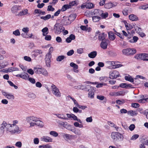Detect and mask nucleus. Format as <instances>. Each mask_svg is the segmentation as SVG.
Listing matches in <instances>:
<instances>
[{
    "instance_id": "f257e3e1",
    "label": "nucleus",
    "mask_w": 148,
    "mask_h": 148,
    "mask_svg": "<svg viewBox=\"0 0 148 148\" xmlns=\"http://www.w3.org/2000/svg\"><path fill=\"white\" fill-rule=\"evenodd\" d=\"M26 121L29 124V127L36 125L42 127L44 126L43 122L40 120V118L36 116H30L26 118Z\"/></svg>"
},
{
    "instance_id": "f03ea898",
    "label": "nucleus",
    "mask_w": 148,
    "mask_h": 148,
    "mask_svg": "<svg viewBox=\"0 0 148 148\" xmlns=\"http://www.w3.org/2000/svg\"><path fill=\"white\" fill-rule=\"evenodd\" d=\"M5 130L7 133H10L12 134H18L20 133L22 131L18 125H14L6 122Z\"/></svg>"
},
{
    "instance_id": "7ed1b4c3",
    "label": "nucleus",
    "mask_w": 148,
    "mask_h": 148,
    "mask_svg": "<svg viewBox=\"0 0 148 148\" xmlns=\"http://www.w3.org/2000/svg\"><path fill=\"white\" fill-rule=\"evenodd\" d=\"M54 32L56 34H59L64 30L65 28L61 23H57L54 26Z\"/></svg>"
},
{
    "instance_id": "20e7f679",
    "label": "nucleus",
    "mask_w": 148,
    "mask_h": 148,
    "mask_svg": "<svg viewBox=\"0 0 148 148\" xmlns=\"http://www.w3.org/2000/svg\"><path fill=\"white\" fill-rule=\"evenodd\" d=\"M109 78L112 79H116L121 77L119 72L116 70L110 71L109 73Z\"/></svg>"
},
{
    "instance_id": "39448f33",
    "label": "nucleus",
    "mask_w": 148,
    "mask_h": 148,
    "mask_svg": "<svg viewBox=\"0 0 148 148\" xmlns=\"http://www.w3.org/2000/svg\"><path fill=\"white\" fill-rule=\"evenodd\" d=\"M51 87L53 95L57 97H60L61 93L58 88L54 84L52 85Z\"/></svg>"
},
{
    "instance_id": "423d86ee",
    "label": "nucleus",
    "mask_w": 148,
    "mask_h": 148,
    "mask_svg": "<svg viewBox=\"0 0 148 148\" xmlns=\"http://www.w3.org/2000/svg\"><path fill=\"white\" fill-rule=\"evenodd\" d=\"M148 56V54H147L143 53L136 55L134 58L137 60H144Z\"/></svg>"
},
{
    "instance_id": "0eeeda50",
    "label": "nucleus",
    "mask_w": 148,
    "mask_h": 148,
    "mask_svg": "<svg viewBox=\"0 0 148 148\" xmlns=\"http://www.w3.org/2000/svg\"><path fill=\"white\" fill-rule=\"evenodd\" d=\"M60 23L62 26H66L70 25L71 23L67 16H64L60 21Z\"/></svg>"
},
{
    "instance_id": "6e6552de",
    "label": "nucleus",
    "mask_w": 148,
    "mask_h": 148,
    "mask_svg": "<svg viewBox=\"0 0 148 148\" xmlns=\"http://www.w3.org/2000/svg\"><path fill=\"white\" fill-rule=\"evenodd\" d=\"M89 92L88 97L91 98H92L94 97V92L95 91V88L90 86V87L87 90Z\"/></svg>"
},
{
    "instance_id": "1a4fd4ad",
    "label": "nucleus",
    "mask_w": 148,
    "mask_h": 148,
    "mask_svg": "<svg viewBox=\"0 0 148 148\" xmlns=\"http://www.w3.org/2000/svg\"><path fill=\"white\" fill-rule=\"evenodd\" d=\"M51 56L49 54H46L45 58V61L47 67H50L51 66L50 63L51 62Z\"/></svg>"
},
{
    "instance_id": "9d476101",
    "label": "nucleus",
    "mask_w": 148,
    "mask_h": 148,
    "mask_svg": "<svg viewBox=\"0 0 148 148\" xmlns=\"http://www.w3.org/2000/svg\"><path fill=\"white\" fill-rule=\"evenodd\" d=\"M21 9V6L18 5H14L11 8V10L12 13L15 14L17 12L18 10Z\"/></svg>"
},
{
    "instance_id": "9b49d317",
    "label": "nucleus",
    "mask_w": 148,
    "mask_h": 148,
    "mask_svg": "<svg viewBox=\"0 0 148 148\" xmlns=\"http://www.w3.org/2000/svg\"><path fill=\"white\" fill-rule=\"evenodd\" d=\"M109 95L112 96H123L124 95V92L122 91L118 92H110Z\"/></svg>"
},
{
    "instance_id": "f8f14e48",
    "label": "nucleus",
    "mask_w": 148,
    "mask_h": 148,
    "mask_svg": "<svg viewBox=\"0 0 148 148\" xmlns=\"http://www.w3.org/2000/svg\"><path fill=\"white\" fill-rule=\"evenodd\" d=\"M1 127H0V137H1L4 134L5 128H6V122L3 121L1 124Z\"/></svg>"
},
{
    "instance_id": "ddd939ff",
    "label": "nucleus",
    "mask_w": 148,
    "mask_h": 148,
    "mask_svg": "<svg viewBox=\"0 0 148 148\" xmlns=\"http://www.w3.org/2000/svg\"><path fill=\"white\" fill-rule=\"evenodd\" d=\"M2 93L3 95L8 99H14V96L12 94L10 93H8L7 92L2 91Z\"/></svg>"
},
{
    "instance_id": "4468645a",
    "label": "nucleus",
    "mask_w": 148,
    "mask_h": 148,
    "mask_svg": "<svg viewBox=\"0 0 148 148\" xmlns=\"http://www.w3.org/2000/svg\"><path fill=\"white\" fill-rule=\"evenodd\" d=\"M41 141L46 142H52L53 139L51 137L47 136H44L41 138Z\"/></svg>"
},
{
    "instance_id": "2eb2a0df",
    "label": "nucleus",
    "mask_w": 148,
    "mask_h": 148,
    "mask_svg": "<svg viewBox=\"0 0 148 148\" xmlns=\"http://www.w3.org/2000/svg\"><path fill=\"white\" fill-rule=\"evenodd\" d=\"M108 40H105V41H102L100 44L101 47L104 49H105L107 48L108 43L107 41Z\"/></svg>"
},
{
    "instance_id": "dca6fc26",
    "label": "nucleus",
    "mask_w": 148,
    "mask_h": 148,
    "mask_svg": "<svg viewBox=\"0 0 148 148\" xmlns=\"http://www.w3.org/2000/svg\"><path fill=\"white\" fill-rule=\"evenodd\" d=\"M102 10L101 9H95L93 10V13L94 15H96V16H98L99 15L100 16Z\"/></svg>"
},
{
    "instance_id": "f3484780",
    "label": "nucleus",
    "mask_w": 148,
    "mask_h": 148,
    "mask_svg": "<svg viewBox=\"0 0 148 148\" xmlns=\"http://www.w3.org/2000/svg\"><path fill=\"white\" fill-rule=\"evenodd\" d=\"M98 39L99 40L103 41L105 39L107 36L106 34L104 33H100L99 34Z\"/></svg>"
},
{
    "instance_id": "a211bd4d",
    "label": "nucleus",
    "mask_w": 148,
    "mask_h": 148,
    "mask_svg": "<svg viewBox=\"0 0 148 148\" xmlns=\"http://www.w3.org/2000/svg\"><path fill=\"white\" fill-rule=\"evenodd\" d=\"M123 136L122 134L118 132H117L116 141L117 140L122 141L123 140Z\"/></svg>"
},
{
    "instance_id": "6ab92c4d",
    "label": "nucleus",
    "mask_w": 148,
    "mask_h": 148,
    "mask_svg": "<svg viewBox=\"0 0 148 148\" xmlns=\"http://www.w3.org/2000/svg\"><path fill=\"white\" fill-rule=\"evenodd\" d=\"M129 19L132 21H136L138 20V18L135 15L131 14L129 16Z\"/></svg>"
},
{
    "instance_id": "aec40b11",
    "label": "nucleus",
    "mask_w": 148,
    "mask_h": 148,
    "mask_svg": "<svg viewBox=\"0 0 148 148\" xmlns=\"http://www.w3.org/2000/svg\"><path fill=\"white\" fill-rule=\"evenodd\" d=\"M93 10L91 11H86L85 12V15L86 16L89 17H92V16L94 15Z\"/></svg>"
},
{
    "instance_id": "412c9836",
    "label": "nucleus",
    "mask_w": 148,
    "mask_h": 148,
    "mask_svg": "<svg viewBox=\"0 0 148 148\" xmlns=\"http://www.w3.org/2000/svg\"><path fill=\"white\" fill-rule=\"evenodd\" d=\"M97 55V52L95 51L91 52L88 54V56L90 58H95Z\"/></svg>"
},
{
    "instance_id": "4be33fe9",
    "label": "nucleus",
    "mask_w": 148,
    "mask_h": 148,
    "mask_svg": "<svg viewBox=\"0 0 148 148\" xmlns=\"http://www.w3.org/2000/svg\"><path fill=\"white\" fill-rule=\"evenodd\" d=\"M76 17V14H71L69 16H67L69 20L71 21V23L75 19Z\"/></svg>"
},
{
    "instance_id": "5701e85b",
    "label": "nucleus",
    "mask_w": 148,
    "mask_h": 148,
    "mask_svg": "<svg viewBox=\"0 0 148 148\" xmlns=\"http://www.w3.org/2000/svg\"><path fill=\"white\" fill-rule=\"evenodd\" d=\"M28 13V10L25 9L19 12L17 15L19 16H22L23 15H26Z\"/></svg>"
},
{
    "instance_id": "b1692460",
    "label": "nucleus",
    "mask_w": 148,
    "mask_h": 148,
    "mask_svg": "<svg viewBox=\"0 0 148 148\" xmlns=\"http://www.w3.org/2000/svg\"><path fill=\"white\" fill-rule=\"evenodd\" d=\"M108 35L109 38L110 40H113L115 38V35L112 32H108Z\"/></svg>"
},
{
    "instance_id": "393cba45",
    "label": "nucleus",
    "mask_w": 148,
    "mask_h": 148,
    "mask_svg": "<svg viewBox=\"0 0 148 148\" xmlns=\"http://www.w3.org/2000/svg\"><path fill=\"white\" fill-rule=\"evenodd\" d=\"M101 14L100 16L102 19L106 18L108 17V14L107 12H104L103 10H102Z\"/></svg>"
},
{
    "instance_id": "a878e982",
    "label": "nucleus",
    "mask_w": 148,
    "mask_h": 148,
    "mask_svg": "<svg viewBox=\"0 0 148 148\" xmlns=\"http://www.w3.org/2000/svg\"><path fill=\"white\" fill-rule=\"evenodd\" d=\"M21 74V78L26 80L28 79L29 77V76L27 73L24 72L23 73H22Z\"/></svg>"
},
{
    "instance_id": "bb28decb",
    "label": "nucleus",
    "mask_w": 148,
    "mask_h": 148,
    "mask_svg": "<svg viewBox=\"0 0 148 148\" xmlns=\"http://www.w3.org/2000/svg\"><path fill=\"white\" fill-rule=\"evenodd\" d=\"M84 6L87 8L92 9L94 8V6L92 3L89 2L86 3Z\"/></svg>"
},
{
    "instance_id": "cd10ccee",
    "label": "nucleus",
    "mask_w": 148,
    "mask_h": 148,
    "mask_svg": "<svg viewBox=\"0 0 148 148\" xmlns=\"http://www.w3.org/2000/svg\"><path fill=\"white\" fill-rule=\"evenodd\" d=\"M42 68H39L37 67H34V70L35 73L38 74L42 73Z\"/></svg>"
},
{
    "instance_id": "c85d7f7f",
    "label": "nucleus",
    "mask_w": 148,
    "mask_h": 148,
    "mask_svg": "<svg viewBox=\"0 0 148 148\" xmlns=\"http://www.w3.org/2000/svg\"><path fill=\"white\" fill-rule=\"evenodd\" d=\"M42 32L43 36H45L48 33V29L47 27H45L42 30Z\"/></svg>"
},
{
    "instance_id": "c756f323",
    "label": "nucleus",
    "mask_w": 148,
    "mask_h": 148,
    "mask_svg": "<svg viewBox=\"0 0 148 148\" xmlns=\"http://www.w3.org/2000/svg\"><path fill=\"white\" fill-rule=\"evenodd\" d=\"M62 136L63 138L65 139H70L71 137L73 136L71 135L65 133H63Z\"/></svg>"
},
{
    "instance_id": "7c9ffc66",
    "label": "nucleus",
    "mask_w": 148,
    "mask_h": 148,
    "mask_svg": "<svg viewBox=\"0 0 148 148\" xmlns=\"http://www.w3.org/2000/svg\"><path fill=\"white\" fill-rule=\"evenodd\" d=\"M90 85L86 84L80 85V86H81V87H80V89H85L86 90H87L90 87Z\"/></svg>"
},
{
    "instance_id": "2f4dec72",
    "label": "nucleus",
    "mask_w": 148,
    "mask_h": 148,
    "mask_svg": "<svg viewBox=\"0 0 148 148\" xmlns=\"http://www.w3.org/2000/svg\"><path fill=\"white\" fill-rule=\"evenodd\" d=\"M125 80L129 81L131 82H134V79L131 76L129 75L125 76Z\"/></svg>"
},
{
    "instance_id": "473e14b6",
    "label": "nucleus",
    "mask_w": 148,
    "mask_h": 148,
    "mask_svg": "<svg viewBox=\"0 0 148 148\" xmlns=\"http://www.w3.org/2000/svg\"><path fill=\"white\" fill-rule=\"evenodd\" d=\"M101 19V17L98 16H95L92 17V19L94 22H96L99 21Z\"/></svg>"
},
{
    "instance_id": "72a5a7b5",
    "label": "nucleus",
    "mask_w": 148,
    "mask_h": 148,
    "mask_svg": "<svg viewBox=\"0 0 148 148\" xmlns=\"http://www.w3.org/2000/svg\"><path fill=\"white\" fill-rule=\"evenodd\" d=\"M51 17V16L50 14H47L45 16H42L40 17V18L43 19L45 21L48 20Z\"/></svg>"
},
{
    "instance_id": "f704fd0d",
    "label": "nucleus",
    "mask_w": 148,
    "mask_h": 148,
    "mask_svg": "<svg viewBox=\"0 0 148 148\" xmlns=\"http://www.w3.org/2000/svg\"><path fill=\"white\" fill-rule=\"evenodd\" d=\"M66 57L64 56H60L57 58L56 60L58 62H61Z\"/></svg>"
},
{
    "instance_id": "c9c22d12",
    "label": "nucleus",
    "mask_w": 148,
    "mask_h": 148,
    "mask_svg": "<svg viewBox=\"0 0 148 148\" xmlns=\"http://www.w3.org/2000/svg\"><path fill=\"white\" fill-rule=\"evenodd\" d=\"M129 55L134 54L136 52V50L134 49L129 48Z\"/></svg>"
},
{
    "instance_id": "e433bc0d",
    "label": "nucleus",
    "mask_w": 148,
    "mask_h": 148,
    "mask_svg": "<svg viewBox=\"0 0 148 148\" xmlns=\"http://www.w3.org/2000/svg\"><path fill=\"white\" fill-rule=\"evenodd\" d=\"M117 132H113L111 135V137L114 140H116Z\"/></svg>"
},
{
    "instance_id": "4c0bfd02",
    "label": "nucleus",
    "mask_w": 148,
    "mask_h": 148,
    "mask_svg": "<svg viewBox=\"0 0 148 148\" xmlns=\"http://www.w3.org/2000/svg\"><path fill=\"white\" fill-rule=\"evenodd\" d=\"M138 39V38L137 37L134 36L133 37V39L129 40V42L132 43L136 42L137 41Z\"/></svg>"
},
{
    "instance_id": "58836bf2",
    "label": "nucleus",
    "mask_w": 148,
    "mask_h": 148,
    "mask_svg": "<svg viewBox=\"0 0 148 148\" xmlns=\"http://www.w3.org/2000/svg\"><path fill=\"white\" fill-rule=\"evenodd\" d=\"M128 114H130L131 116H134V115H136L138 113L136 112L135 111L130 110L128 112Z\"/></svg>"
},
{
    "instance_id": "ea45409f",
    "label": "nucleus",
    "mask_w": 148,
    "mask_h": 148,
    "mask_svg": "<svg viewBox=\"0 0 148 148\" xmlns=\"http://www.w3.org/2000/svg\"><path fill=\"white\" fill-rule=\"evenodd\" d=\"M72 115V116L71 118H72L74 120L77 121L79 123H82V122L80 119H78L77 117L75 116L74 114H73Z\"/></svg>"
},
{
    "instance_id": "a19ab883",
    "label": "nucleus",
    "mask_w": 148,
    "mask_h": 148,
    "mask_svg": "<svg viewBox=\"0 0 148 148\" xmlns=\"http://www.w3.org/2000/svg\"><path fill=\"white\" fill-rule=\"evenodd\" d=\"M49 134L50 135L55 137H56L58 136V134L55 131H51L49 132Z\"/></svg>"
},
{
    "instance_id": "79ce46f5",
    "label": "nucleus",
    "mask_w": 148,
    "mask_h": 148,
    "mask_svg": "<svg viewBox=\"0 0 148 148\" xmlns=\"http://www.w3.org/2000/svg\"><path fill=\"white\" fill-rule=\"evenodd\" d=\"M70 8L69 6L68 5H65L62 6L61 10L63 12Z\"/></svg>"
},
{
    "instance_id": "37998d69",
    "label": "nucleus",
    "mask_w": 148,
    "mask_h": 148,
    "mask_svg": "<svg viewBox=\"0 0 148 148\" xmlns=\"http://www.w3.org/2000/svg\"><path fill=\"white\" fill-rule=\"evenodd\" d=\"M108 77L106 76H103L100 77L99 79L101 81L104 82H106L107 81Z\"/></svg>"
},
{
    "instance_id": "c03bdc74",
    "label": "nucleus",
    "mask_w": 148,
    "mask_h": 148,
    "mask_svg": "<svg viewBox=\"0 0 148 148\" xmlns=\"http://www.w3.org/2000/svg\"><path fill=\"white\" fill-rule=\"evenodd\" d=\"M105 6L107 9H110L113 7V4L111 3H106L105 4Z\"/></svg>"
},
{
    "instance_id": "a18cd8bd",
    "label": "nucleus",
    "mask_w": 148,
    "mask_h": 148,
    "mask_svg": "<svg viewBox=\"0 0 148 148\" xmlns=\"http://www.w3.org/2000/svg\"><path fill=\"white\" fill-rule=\"evenodd\" d=\"M129 48L123 49L122 51L123 53L125 55H129Z\"/></svg>"
},
{
    "instance_id": "49530a36",
    "label": "nucleus",
    "mask_w": 148,
    "mask_h": 148,
    "mask_svg": "<svg viewBox=\"0 0 148 148\" xmlns=\"http://www.w3.org/2000/svg\"><path fill=\"white\" fill-rule=\"evenodd\" d=\"M125 102V101H124L123 99H122L121 100L118 99L116 101V103L119 105L122 104L124 103Z\"/></svg>"
},
{
    "instance_id": "de8ad7c7",
    "label": "nucleus",
    "mask_w": 148,
    "mask_h": 148,
    "mask_svg": "<svg viewBox=\"0 0 148 148\" xmlns=\"http://www.w3.org/2000/svg\"><path fill=\"white\" fill-rule=\"evenodd\" d=\"M139 135L138 134H135L133 135L130 138L132 140H135L138 138Z\"/></svg>"
},
{
    "instance_id": "09e8293b",
    "label": "nucleus",
    "mask_w": 148,
    "mask_h": 148,
    "mask_svg": "<svg viewBox=\"0 0 148 148\" xmlns=\"http://www.w3.org/2000/svg\"><path fill=\"white\" fill-rule=\"evenodd\" d=\"M70 65L71 67H73L74 69H78V65L73 62H71Z\"/></svg>"
},
{
    "instance_id": "8fccbe9b",
    "label": "nucleus",
    "mask_w": 148,
    "mask_h": 148,
    "mask_svg": "<svg viewBox=\"0 0 148 148\" xmlns=\"http://www.w3.org/2000/svg\"><path fill=\"white\" fill-rule=\"evenodd\" d=\"M28 97L31 98L35 99L36 98V95L33 93H30L28 94Z\"/></svg>"
},
{
    "instance_id": "3c124183",
    "label": "nucleus",
    "mask_w": 148,
    "mask_h": 148,
    "mask_svg": "<svg viewBox=\"0 0 148 148\" xmlns=\"http://www.w3.org/2000/svg\"><path fill=\"white\" fill-rule=\"evenodd\" d=\"M42 74L44 75L47 76L48 75V73L45 69L42 68Z\"/></svg>"
},
{
    "instance_id": "603ef678",
    "label": "nucleus",
    "mask_w": 148,
    "mask_h": 148,
    "mask_svg": "<svg viewBox=\"0 0 148 148\" xmlns=\"http://www.w3.org/2000/svg\"><path fill=\"white\" fill-rule=\"evenodd\" d=\"M31 83L32 84H34L35 83L36 81L35 79L32 78V77H29L28 79Z\"/></svg>"
},
{
    "instance_id": "864d4df0",
    "label": "nucleus",
    "mask_w": 148,
    "mask_h": 148,
    "mask_svg": "<svg viewBox=\"0 0 148 148\" xmlns=\"http://www.w3.org/2000/svg\"><path fill=\"white\" fill-rule=\"evenodd\" d=\"M106 84L105 83H98L96 87L97 88H101L103 86H106Z\"/></svg>"
},
{
    "instance_id": "5fc2aeb1",
    "label": "nucleus",
    "mask_w": 148,
    "mask_h": 148,
    "mask_svg": "<svg viewBox=\"0 0 148 148\" xmlns=\"http://www.w3.org/2000/svg\"><path fill=\"white\" fill-rule=\"evenodd\" d=\"M13 34L16 36H19L20 34V32L18 29H16L14 31Z\"/></svg>"
},
{
    "instance_id": "6e6d98bb",
    "label": "nucleus",
    "mask_w": 148,
    "mask_h": 148,
    "mask_svg": "<svg viewBox=\"0 0 148 148\" xmlns=\"http://www.w3.org/2000/svg\"><path fill=\"white\" fill-rule=\"evenodd\" d=\"M24 59L27 61L30 62L32 60L31 58L29 56H25L24 57Z\"/></svg>"
},
{
    "instance_id": "4d7b16f0",
    "label": "nucleus",
    "mask_w": 148,
    "mask_h": 148,
    "mask_svg": "<svg viewBox=\"0 0 148 148\" xmlns=\"http://www.w3.org/2000/svg\"><path fill=\"white\" fill-rule=\"evenodd\" d=\"M22 145V143L20 141H18L15 144V146L18 147V148H21V147Z\"/></svg>"
},
{
    "instance_id": "13d9d810",
    "label": "nucleus",
    "mask_w": 148,
    "mask_h": 148,
    "mask_svg": "<svg viewBox=\"0 0 148 148\" xmlns=\"http://www.w3.org/2000/svg\"><path fill=\"white\" fill-rule=\"evenodd\" d=\"M126 85L125 88L126 89H129L130 88H134L133 86L131 84L126 83Z\"/></svg>"
},
{
    "instance_id": "bf43d9fd",
    "label": "nucleus",
    "mask_w": 148,
    "mask_h": 148,
    "mask_svg": "<svg viewBox=\"0 0 148 148\" xmlns=\"http://www.w3.org/2000/svg\"><path fill=\"white\" fill-rule=\"evenodd\" d=\"M58 118L65 120H67L68 118L65 117V116L63 114H60Z\"/></svg>"
},
{
    "instance_id": "052dcab7",
    "label": "nucleus",
    "mask_w": 148,
    "mask_h": 148,
    "mask_svg": "<svg viewBox=\"0 0 148 148\" xmlns=\"http://www.w3.org/2000/svg\"><path fill=\"white\" fill-rule=\"evenodd\" d=\"M86 121L88 123H91L92 121V117L91 116L90 117H87L86 120Z\"/></svg>"
},
{
    "instance_id": "680f3d73",
    "label": "nucleus",
    "mask_w": 148,
    "mask_h": 148,
    "mask_svg": "<svg viewBox=\"0 0 148 148\" xmlns=\"http://www.w3.org/2000/svg\"><path fill=\"white\" fill-rule=\"evenodd\" d=\"M32 53H36L37 54H41L42 53V51L39 49H36L34 50Z\"/></svg>"
},
{
    "instance_id": "e2e57ef3",
    "label": "nucleus",
    "mask_w": 148,
    "mask_h": 148,
    "mask_svg": "<svg viewBox=\"0 0 148 148\" xmlns=\"http://www.w3.org/2000/svg\"><path fill=\"white\" fill-rule=\"evenodd\" d=\"M125 27H126L127 30H130L133 28L132 26V25H130L128 23L127 25H126L125 26Z\"/></svg>"
},
{
    "instance_id": "0e129e2a",
    "label": "nucleus",
    "mask_w": 148,
    "mask_h": 148,
    "mask_svg": "<svg viewBox=\"0 0 148 148\" xmlns=\"http://www.w3.org/2000/svg\"><path fill=\"white\" fill-rule=\"evenodd\" d=\"M74 53V50L73 49L69 51L67 53V55L68 56H71Z\"/></svg>"
},
{
    "instance_id": "69168bd1",
    "label": "nucleus",
    "mask_w": 148,
    "mask_h": 148,
    "mask_svg": "<svg viewBox=\"0 0 148 148\" xmlns=\"http://www.w3.org/2000/svg\"><path fill=\"white\" fill-rule=\"evenodd\" d=\"M135 127V125L134 124H132L129 127V129L130 131H132L134 130Z\"/></svg>"
},
{
    "instance_id": "338daca9",
    "label": "nucleus",
    "mask_w": 148,
    "mask_h": 148,
    "mask_svg": "<svg viewBox=\"0 0 148 148\" xmlns=\"http://www.w3.org/2000/svg\"><path fill=\"white\" fill-rule=\"evenodd\" d=\"M22 31L24 32L25 33L27 34V33L29 31V28L28 27H24L22 29Z\"/></svg>"
},
{
    "instance_id": "774afa93",
    "label": "nucleus",
    "mask_w": 148,
    "mask_h": 148,
    "mask_svg": "<svg viewBox=\"0 0 148 148\" xmlns=\"http://www.w3.org/2000/svg\"><path fill=\"white\" fill-rule=\"evenodd\" d=\"M54 9V8L51 5H49L48 6L47 11H53Z\"/></svg>"
}]
</instances>
